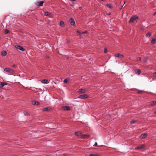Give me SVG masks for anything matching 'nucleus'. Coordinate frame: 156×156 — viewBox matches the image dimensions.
<instances>
[{
  "label": "nucleus",
  "instance_id": "2eb2a0df",
  "mask_svg": "<svg viewBox=\"0 0 156 156\" xmlns=\"http://www.w3.org/2000/svg\"><path fill=\"white\" fill-rule=\"evenodd\" d=\"M144 147V145H142L141 146H140L139 147H138L135 148L136 150H139V149H143Z\"/></svg>",
  "mask_w": 156,
  "mask_h": 156
},
{
  "label": "nucleus",
  "instance_id": "ddd939ff",
  "mask_svg": "<svg viewBox=\"0 0 156 156\" xmlns=\"http://www.w3.org/2000/svg\"><path fill=\"white\" fill-rule=\"evenodd\" d=\"M63 109L64 110L69 111L70 110V107L69 106H65L64 107Z\"/></svg>",
  "mask_w": 156,
  "mask_h": 156
},
{
  "label": "nucleus",
  "instance_id": "58836bf2",
  "mask_svg": "<svg viewBox=\"0 0 156 156\" xmlns=\"http://www.w3.org/2000/svg\"><path fill=\"white\" fill-rule=\"evenodd\" d=\"M46 57L47 58H49V57L48 56H46Z\"/></svg>",
  "mask_w": 156,
  "mask_h": 156
},
{
  "label": "nucleus",
  "instance_id": "dca6fc26",
  "mask_svg": "<svg viewBox=\"0 0 156 156\" xmlns=\"http://www.w3.org/2000/svg\"><path fill=\"white\" fill-rule=\"evenodd\" d=\"M156 105V101H154L150 102V105L153 106Z\"/></svg>",
  "mask_w": 156,
  "mask_h": 156
},
{
  "label": "nucleus",
  "instance_id": "c85d7f7f",
  "mask_svg": "<svg viewBox=\"0 0 156 156\" xmlns=\"http://www.w3.org/2000/svg\"><path fill=\"white\" fill-rule=\"evenodd\" d=\"M89 156H98V154H90Z\"/></svg>",
  "mask_w": 156,
  "mask_h": 156
},
{
  "label": "nucleus",
  "instance_id": "a878e982",
  "mask_svg": "<svg viewBox=\"0 0 156 156\" xmlns=\"http://www.w3.org/2000/svg\"><path fill=\"white\" fill-rule=\"evenodd\" d=\"M9 33V31L8 29H5V34H8Z\"/></svg>",
  "mask_w": 156,
  "mask_h": 156
},
{
  "label": "nucleus",
  "instance_id": "f03ea898",
  "mask_svg": "<svg viewBox=\"0 0 156 156\" xmlns=\"http://www.w3.org/2000/svg\"><path fill=\"white\" fill-rule=\"evenodd\" d=\"M4 70L6 72L10 73H12L13 72V70L12 69L10 68H5L4 69Z\"/></svg>",
  "mask_w": 156,
  "mask_h": 156
},
{
  "label": "nucleus",
  "instance_id": "20e7f679",
  "mask_svg": "<svg viewBox=\"0 0 156 156\" xmlns=\"http://www.w3.org/2000/svg\"><path fill=\"white\" fill-rule=\"evenodd\" d=\"M44 2L43 1L37 2H36V5L38 6H43V4Z\"/></svg>",
  "mask_w": 156,
  "mask_h": 156
},
{
  "label": "nucleus",
  "instance_id": "9d476101",
  "mask_svg": "<svg viewBox=\"0 0 156 156\" xmlns=\"http://www.w3.org/2000/svg\"><path fill=\"white\" fill-rule=\"evenodd\" d=\"M115 57H119L120 58H122L123 57V56L122 55L119 53H117L115 54Z\"/></svg>",
  "mask_w": 156,
  "mask_h": 156
},
{
  "label": "nucleus",
  "instance_id": "c9c22d12",
  "mask_svg": "<svg viewBox=\"0 0 156 156\" xmlns=\"http://www.w3.org/2000/svg\"><path fill=\"white\" fill-rule=\"evenodd\" d=\"M87 31H84L83 32H82L81 33L82 34H86V33H87Z\"/></svg>",
  "mask_w": 156,
  "mask_h": 156
},
{
  "label": "nucleus",
  "instance_id": "cd10ccee",
  "mask_svg": "<svg viewBox=\"0 0 156 156\" xmlns=\"http://www.w3.org/2000/svg\"><path fill=\"white\" fill-rule=\"evenodd\" d=\"M64 82L65 83H68V80L67 79H65L64 80Z\"/></svg>",
  "mask_w": 156,
  "mask_h": 156
},
{
  "label": "nucleus",
  "instance_id": "39448f33",
  "mask_svg": "<svg viewBox=\"0 0 156 156\" xmlns=\"http://www.w3.org/2000/svg\"><path fill=\"white\" fill-rule=\"evenodd\" d=\"M88 97L89 96L88 95L85 94L80 95L79 96V98H80L81 99H85L88 98Z\"/></svg>",
  "mask_w": 156,
  "mask_h": 156
},
{
  "label": "nucleus",
  "instance_id": "bb28decb",
  "mask_svg": "<svg viewBox=\"0 0 156 156\" xmlns=\"http://www.w3.org/2000/svg\"><path fill=\"white\" fill-rule=\"evenodd\" d=\"M151 35V33L150 32H148L146 34V37H150Z\"/></svg>",
  "mask_w": 156,
  "mask_h": 156
},
{
  "label": "nucleus",
  "instance_id": "ea45409f",
  "mask_svg": "<svg viewBox=\"0 0 156 156\" xmlns=\"http://www.w3.org/2000/svg\"><path fill=\"white\" fill-rule=\"evenodd\" d=\"M156 14V12H155L154 14V15H155V14Z\"/></svg>",
  "mask_w": 156,
  "mask_h": 156
},
{
  "label": "nucleus",
  "instance_id": "6ab92c4d",
  "mask_svg": "<svg viewBox=\"0 0 156 156\" xmlns=\"http://www.w3.org/2000/svg\"><path fill=\"white\" fill-rule=\"evenodd\" d=\"M48 80L47 79H44L41 80V82L43 83H47Z\"/></svg>",
  "mask_w": 156,
  "mask_h": 156
},
{
  "label": "nucleus",
  "instance_id": "e433bc0d",
  "mask_svg": "<svg viewBox=\"0 0 156 156\" xmlns=\"http://www.w3.org/2000/svg\"><path fill=\"white\" fill-rule=\"evenodd\" d=\"M97 144V143L96 142H95L94 144V146H96Z\"/></svg>",
  "mask_w": 156,
  "mask_h": 156
},
{
  "label": "nucleus",
  "instance_id": "4c0bfd02",
  "mask_svg": "<svg viewBox=\"0 0 156 156\" xmlns=\"http://www.w3.org/2000/svg\"><path fill=\"white\" fill-rule=\"evenodd\" d=\"M79 9H80L81 10L82 9V7H79Z\"/></svg>",
  "mask_w": 156,
  "mask_h": 156
},
{
  "label": "nucleus",
  "instance_id": "7c9ffc66",
  "mask_svg": "<svg viewBox=\"0 0 156 156\" xmlns=\"http://www.w3.org/2000/svg\"><path fill=\"white\" fill-rule=\"evenodd\" d=\"M24 115H26V116H28V115H29V114H28L27 112H25L24 113Z\"/></svg>",
  "mask_w": 156,
  "mask_h": 156
},
{
  "label": "nucleus",
  "instance_id": "f8f14e48",
  "mask_svg": "<svg viewBox=\"0 0 156 156\" xmlns=\"http://www.w3.org/2000/svg\"><path fill=\"white\" fill-rule=\"evenodd\" d=\"M134 70L135 73L138 75H140L141 73V71L140 69H135Z\"/></svg>",
  "mask_w": 156,
  "mask_h": 156
},
{
  "label": "nucleus",
  "instance_id": "c03bdc74",
  "mask_svg": "<svg viewBox=\"0 0 156 156\" xmlns=\"http://www.w3.org/2000/svg\"><path fill=\"white\" fill-rule=\"evenodd\" d=\"M154 113H156V112H155Z\"/></svg>",
  "mask_w": 156,
  "mask_h": 156
},
{
  "label": "nucleus",
  "instance_id": "9b49d317",
  "mask_svg": "<svg viewBox=\"0 0 156 156\" xmlns=\"http://www.w3.org/2000/svg\"><path fill=\"white\" fill-rule=\"evenodd\" d=\"M51 109V108H46L42 109V111L43 112H47L49 110Z\"/></svg>",
  "mask_w": 156,
  "mask_h": 156
},
{
  "label": "nucleus",
  "instance_id": "f704fd0d",
  "mask_svg": "<svg viewBox=\"0 0 156 156\" xmlns=\"http://www.w3.org/2000/svg\"><path fill=\"white\" fill-rule=\"evenodd\" d=\"M76 32H77V33H78V34H82L80 32L79 30H77L76 31Z\"/></svg>",
  "mask_w": 156,
  "mask_h": 156
},
{
  "label": "nucleus",
  "instance_id": "393cba45",
  "mask_svg": "<svg viewBox=\"0 0 156 156\" xmlns=\"http://www.w3.org/2000/svg\"><path fill=\"white\" fill-rule=\"evenodd\" d=\"M136 122V121L135 120H133L131 121L130 122V123L131 124H134Z\"/></svg>",
  "mask_w": 156,
  "mask_h": 156
},
{
  "label": "nucleus",
  "instance_id": "473e14b6",
  "mask_svg": "<svg viewBox=\"0 0 156 156\" xmlns=\"http://www.w3.org/2000/svg\"><path fill=\"white\" fill-rule=\"evenodd\" d=\"M125 3V2L124 1V4H123V5H122L121 7L120 8H119V9H122V7H123V5H124V4Z\"/></svg>",
  "mask_w": 156,
  "mask_h": 156
},
{
  "label": "nucleus",
  "instance_id": "6e6552de",
  "mask_svg": "<svg viewBox=\"0 0 156 156\" xmlns=\"http://www.w3.org/2000/svg\"><path fill=\"white\" fill-rule=\"evenodd\" d=\"M75 134L76 136H78L80 137V138H81V135H82L81 133L79 132H75Z\"/></svg>",
  "mask_w": 156,
  "mask_h": 156
},
{
  "label": "nucleus",
  "instance_id": "79ce46f5",
  "mask_svg": "<svg viewBox=\"0 0 156 156\" xmlns=\"http://www.w3.org/2000/svg\"><path fill=\"white\" fill-rule=\"evenodd\" d=\"M154 74L156 75L155 77H156V72L154 73Z\"/></svg>",
  "mask_w": 156,
  "mask_h": 156
},
{
  "label": "nucleus",
  "instance_id": "5701e85b",
  "mask_svg": "<svg viewBox=\"0 0 156 156\" xmlns=\"http://www.w3.org/2000/svg\"><path fill=\"white\" fill-rule=\"evenodd\" d=\"M60 24L61 26L62 27H63L64 26V23L63 21H60Z\"/></svg>",
  "mask_w": 156,
  "mask_h": 156
},
{
  "label": "nucleus",
  "instance_id": "4be33fe9",
  "mask_svg": "<svg viewBox=\"0 0 156 156\" xmlns=\"http://www.w3.org/2000/svg\"><path fill=\"white\" fill-rule=\"evenodd\" d=\"M34 104L36 105H38L39 104V103L37 101H34Z\"/></svg>",
  "mask_w": 156,
  "mask_h": 156
},
{
  "label": "nucleus",
  "instance_id": "2f4dec72",
  "mask_svg": "<svg viewBox=\"0 0 156 156\" xmlns=\"http://www.w3.org/2000/svg\"><path fill=\"white\" fill-rule=\"evenodd\" d=\"M104 51L105 53H106L107 52V50L106 48L104 49Z\"/></svg>",
  "mask_w": 156,
  "mask_h": 156
},
{
  "label": "nucleus",
  "instance_id": "4468645a",
  "mask_svg": "<svg viewBox=\"0 0 156 156\" xmlns=\"http://www.w3.org/2000/svg\"><path fill=\"white\" fill-rule=\"evenodd\" d=\"M2 55L3 56H6L7 54V52L5 51H3L1 52Z\"/></svg>",
  "mask_w": 156,
  "mask_h": 156
},
{
  "label": "nucleus",
  "instance_id": "a211bd4d",
  "mask_svg": "<svg viewBox=\"0 0 156 156\" xmlns=\"http://www.w3.org/2000/svg\"><path fill=\"white\" fill-rule=\"evenodd\" d=\"M51 13H49L47 12H44V15L45 16H50Z\"/></svg>",
  "mask_w": 156,
  "mask_h": 156
},
{
  "label": "nucleus",
  "instance_id": "0eeeda50",
  "mask_svg": "<svg viewBox=\"0 0 156 156\" xmlns=\"http://www.w3.org/2000/svg\"><path fill=\"white\" fill-rule=\"evenodd\" d=\"M148 135V134L147 133H144L142 134L140 136V138L141 139H144Z\"/></svg>",
  "mask_w": 156,
  "mask_h": 156
},
{
  "label": "nucleus",
  "instance_id": "c756f323",
  "mask_svg": "<svg viewBox=\"0 0 156 156\" xmlns=\"http://www.w3.org/2000/svg\"><path fill=\"white\" fill-rule=\"evenodd\" d=\"M141 60V58H140V57H138L137 58L136 60L138 61H140Z\"/></svg>",
  "mask_w": 156,
  "mask_h": 156
},
{
  "label": "nucleus",
  "instance_id": "1a4fd4ad",
  "mask_svg": "<svg viewBox=\"0 0 156 156\" xmlns=\"http://www.w3.org/2000/svg\"><path fill=\"white\" fill-rule=\"evenodd\" d=\"M78 92L80 94H83L85 93L86 91L84 89H80L79 90Z\"/></svg>",
  "mask_w": 156,
  "mask_h": 156
},
{
  "label": "nucleus",
  "instance_id": "412c9836",
  "mask_svg": "<svg viewBox=\"0 0 156 156\" xmlns=\"http://www.w3.org/2000/svg\"><path fill=\"white\" fill-rule=\"evenodd\" d=\"M106 6L107 7H108V8H111L112 7V5L111 4H106Z\"/></svg>",
  "mask_w": 156,
  "mask_h": 156
},
{
  "label": "nucleus",
  "instance_id": "7ed1b4c3",
  "mask_svg": "<svg viewBox=\"0 0 156 156\" xmlns=\"http://www.w3.org/2000/svg\"><path fill=\"white\" fill-rule=\"evenodd\" d=\"M15 47L16 48L19 50H20L22 51H25V49H24L23 47L20 45H16L15 46Z\"/></svg>",
  "mask_w": 156,
  "mask_h": 156
},
{
  "label": "nucleus",
  "instance_id": "72a5a7b5",
  "mask_svg": "<svg viewBox=\"0 0 156 156\" xmlns=\"http://www.w3.org/2000/svg\"><path fill=\"white\" fill-rule=\"evenodd\" d=\"M143 92V91H142V90H140V91H139L138 92V93H139V94L141 93H142Z\"/></svg>",
  "mask_w": 156,
  "mask_h": 156
},
{
  "label": "nucleus",
  "instance_id": "b1692460",
  "mask_svg": "<svg viewBox=\"0 0 156 156\" xmlns=\"http://www.w3.org/2000/svg\"><path fill=\"white\" fill-rule=\"evenodd\" d=\"M156 43V39H153L151 41V43L152 44H154Z\"/></svg>",
  "mask_w": 156,
  "mask_h": 156
},
{
  "label": "nucleus",
  "instance_id": "423d86ee",
  "mask_svg": "<svg viewBox=\"0 0 156 156\" xmlns=\"http://www.w3.org/2000/svg\"><path fill=\"white\" fill-rule=\"evenodd\" d=\"M69 21L71 25L74 26L75 25V21L73 18H70Z\"/></svg>",
  "mask_w": 156,
  "mask_h": 156
},
{
  "label": "nucleus",
  "instance_id": "f257e3e1",
  "mask_svg": "<svg viewBox=\"0 0 156 156\" xmlns=\"http://www.w3.org/2000/svg\"><path fill=\"white\" fill-rule=\"evenodd\" d=\"M138 20V17L137 16H133L131 17L129 20V23H133L135 20Z\"/></svg>",
  "mask_w": 156,
  "mask_h": 156
},
{
  "label": "nucleus",
  "instance_id": "f3484780",
  "mask_svg": "<svg viewBox=\"0 0 156 156\" xmlns=\"http://www.w3.org/2000/svg\"><path fill=\"white\" fill-rule=\"evenodd\" d=\"M7 84V83H4V82H1V84L0 85V87L1 88H2L3 87V86Z\"/></svg>",
  "mask_w": 156,
  "mask_h": 156
},
{
  "label": "nucleus",
  "instance_id": "37998d69",
  "mask_svg": "<svg viewBox=\"0 0 156 156\" xmlns=\"http://www.w3.org/2000/svg\"><path fill=\"white\" fill-rule=\"evenodd\" d=\"M108 15H110V13H108Z\"/></svg>",
  "mask_w": 156,
  "mask_h": 156
},
{
  "label": "nucleus",
  "instance_id": "a19ab883",
  "mask_svg": "<svg viewBox=\"0 0 156 156\" xmlns=\"http://www.w3.org/2000/svg\"><path fill=\"white\" fill-rule=\"evenodd\" d=\"M76 0H71V1H75Z\"/></svg>",
  "mask_w": 156,
  "mask_h": 156
},
{
  "label": "nucleus",
  "instance_id": "aec40b11",
  "mask_svg": "<svg viewBox=\"0 0 156 156\" xmlns=\"http://www.w3.org/2000/svg\"><path fill=\"white\" fill-rule=\"evenodd\" d=\"M89 136L90 135H81V138H84Z\"/></svg>",
  "mask_w": 156,
  "mask_h": 156
}]
</instances>
